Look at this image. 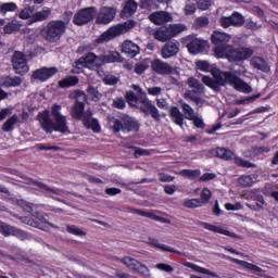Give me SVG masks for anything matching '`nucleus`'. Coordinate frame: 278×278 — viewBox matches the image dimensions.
I'll return each instance as SVG.
<instances>
[{
  "mask_svg": "<svg viewBox=\"0 0 278 278\" xmlns=\"http://www.w3.org/2000/svg\"><path fill=\"white\" fill-rule=\"evenodd\" d=\"M195 64L199 71L204 73L212 71L215 80L210 76H203L202 84L214 90V92H220V86H227V84L239 92H244L245 94L253 92V88L232 72H222L218 68L212 70V65L207 61H198Z\"/></svg>",
  "mask_w": 278,
  "mask_h": 278,
  "instance_id": "nucleus-1",
  "label": "nucleus"
},
{
  "mask_svg": "<svg viewBox=\"0 0 278 278\" xmlns=\"http://www.w3.org/2000/svg\"><path fill=\"white\" fill-rule=\"evenodd\" d=\"M61 110V105L54 104L51 108V112L46 110L37 115V119L46 134H53V131H59V134H64L65 136L71 134L68 121L66 116L62 115ZM50 114H52L54 122H52Z\"/></svg>",
  "mask_w": 278,
  "mask_h": 278,
  "instance_id": "nucleus-2",
  "label": "nucleus"
},
{
  "mask_svg": "<svg viewBox=\"0 0 278 278\" xmlns=\"http://www.w3.org/2000/svg\"><path fill=\"white\" fill-rule=\"evenodd\" d=\"M131 88L134 91H126V100L131 108H137V110H140L143 112V114H147L153 118L156 123H160L162 121V115L160 114V110H157V106L151 102L149 97L147 96V92L142 90V87L140 85H131ZM136 92L138 94H136Z\"/></svg>",
  "mask_w": 278,
  "mask_h": 278,
  "instance_id": "nucleus-3",
  "label": "nucleus"
},
{
  "mask_svg": "<svg viewBox=\"0 0 278 278\" xmlns=\"http://www.w3.org/2000/svg\"><path fill=\"white\" fill-rule=\"evenodd\" d=\"M255 53L253 48L233 46H219L214 48L215 58H226L228 62H244Z\"/></svg>",
  "mask_w": 278,
  "mask_h": 278,
  "instance_id": "nucleus-4",
  "label": "nucleus"
},
{
  "mask_svg": "<svg viewBox=\"0 0 278 278\" xmlns=\"http://www.w3.org/2000/svg\"><path fill=\"white\" fill-rule=\"evenodd\" d=\"M66 25H68V23H65L62 20L50 21L42 29V36L45 40L51 45L60 42L62 36L66 34Z\"/></svg>",
  "mask_w": 278,
  "mask_h": 278,
  "instance_id": "nucleus-5",
  "label": "nucleus"
},
{
  "mask_svg": "<svg viewBox=\"0 0 278 278\" xmlns=\"http://www.w3.org/2000/svg\"><path fill=\"white\" fill-rule=\"evenodd\" d=\"M136 27V21L128 20L124 23H119L110 27L106 31H104L98 39L97 42L102 45V42H110L113 38L118 36H123V34H127V31L134 29Z\"/></svg>",
  "mask_w": 278,
  "mask_h": 278,
  "instance_id": "nucleus-6",
  "label": "nucleus"
},
{
  "mask_svg": "<svg viewBox=\"0 0 278 278\" xmlns=\"http://www.w3.org/2000/svg\"><path fill=\"white\" fill-rule=\"evenodd\" d=\"M187 27L185 24H170L167 27H160L154 33V40L159 42H168L176 36H179L182 31H186Z\"/></svg>",
  "mask_w": 278,
  "mask_h": 278,
  "instance_id": "nucleus-7",
  "label": "nucleus"
},
{
  "mask_svg": "<svg viewBox=\"0 0 278 278\" xmlns=\"http://www.w3.org/2000/svg\"><path fill=\"white\" fill-rule=\"evenodd\" d=\"M216 156L225 160L226 162L233 161L236 166L240 168H257V164L247 161L233 153V151L225 148H216L215 150Z\"/></svg>",
  "mask_w": 278,
  "mask_h": 278,
  "instance_id": "nucleus-8",
  "label": "nucleus"
},
{
  "mask_svg": "<svg viewBox=\"0 0 278 278\" xmlns=\"http://www.w3.org/2000/svg\"><path fill=\"white\" fill-rule=\"evenodd\" d=\"M97 17V7H88L78 10L74 17L73 23L78 27H84V25H88V23H92Z\"/></svg>",
  "mask_w": 278,
  "mask_h": 278,
  "instance_id": "nucleus-9",
  "label": "nucleus"
},
{
  "mask_svg": "<svg viewBox=\"0 0 278 278\" xmlns=\"http://www.w3.org/2000/svg\"><path fill=\"white\" fill-rule=\"evenodd\" d=\"M119 262L124 264L126 268H129V270L138 273V275H140L141 277H151V269L147 265L140 263L138 260L131 256H124L123 258H119Z\"/></svg>",
  "mask_w": 278,
  "mask_h": 278,
  "instance_id": "nucleus-10",
  "label": "nucleus"
},
{
  "mask_svg": "<svg viewBox=\"0 0 278 278\" xmlns=\"http://www.w3.org/2000/svg\"><path fill=\"white\" fill-rule=\"evenodd\" d=\"M75 64L76 66H83V68H89V71H99L103 66L101 55H97L94 52H88L80 56Z\"/></svg>",
  "mask_w": 278,
  "mask_h": 278,
  "instance_id": "nucleus-11",
  "label": "nucleus"
},
{
  "mask_svg": "<svg viewBox=\"0 0 278 278\" xmlns=\"http://www.w3.org/2000/svg\"><path fill=\"white\" fill-rule=\"evenodd\" d=\"M118 10L114 7H102L96 14L97 25H110L114 18H116Z\"/></svg>",
  "mask_w": 278,
  "mask_h": 278,
  "instance_id": "nucleus-12",
  "label": "nucleus"
},
{
  "mask_svg": "<svg viewBox=\"0 0 278 278\" xmlns=\"http://www.w3.org/2000/svg\"><path fill=\"white\" fill-rule=\"evenodd\" d=\"M13 70L17 75H26L29 73V65H27V58L21 51H14L11 58Z\"/></svg>",
  "mask_w": 278,
  "mask_h": 278,
  "instance_id": "nucleus-13",
  "label": "nucleus"
},
{
  "mask_svg": "<svg viewBox=\"0 0 278 278\" xmlns=\"http://www.w3.org/2000/svg\"><path fill=\"white\" fill-rule=\"evenodd\" d=\"M245 23L244 15L242 13L235 11L229 16H222L219 18V25L224 27V29H228V27H243Z\"/></svg>",
  "mask_w": 278,
  "mask_h": 278,
  "instance_id": "nucleus-14",
  "label": "nucleus"
},
{
  "mask_svg": "<svg viewBox=\"0 0 278 278\" xmlns=\"http://www.w3.org/2000/svg\"><path fill=\"white\" fill-rule=\"evenodd\" d=\"M23 223H26V225H29L30 227L42 229L43 231H47L49 227H55V225L49 223V220H47V217L40 214V212L33 213V218L25 217L23 219Z\"/></svg>",
  "mask_w": 278,
  "mask_h": 278,
  "instance_id": "nucleus-15",
  "label": "nucleus"
},
{
  "mask_svg": "<svg viewBox=\"0 0 278 278\" xmlns=\"http://www.w3.org/2000/svg\"><path fill=\"white\" fill-rule=\"evenodd\" d=\"M149 21H151L153 25H166V23H172L173 14L166 11H156L149 15Z\"/></svg>",
  "mask_w": 278,
  "mask_h": 278,
  "instance_id": "nucleus-16",
  "label": "nucleus"
},
{
  "mask_svg": "<svg viewBox=\"0 0 278 278\" xmlns=\"http://www.w3.org/2000/svg\"><path fill=\"white\" fill-rule=\"evenodd\" d=\"M151 68L157 75H173V73H175V70L173 68V66H170V64L160 59H155L152 61Z\"/></svg>",
  "mask_w": 278,
  "mask_h": 278,
  "instance_id": "nucleus-17",
  "label": "nucleus"
},
{
  "mask_svg": "<svg viewBox=\"0 0 278 278\" xmlns=\"http://www.w3.org/2000/svg\"><path fill=\"white\" fill-rule=\"evenodd\" d=\"M179 53V41H167L161 49V58L169 60Z\"/></svg>",
  "mask_w": 278,
  "mask_h": 278,
  "instance_id": "nucleus-18",
  "label": "nucleus"
},
{
  "mask_svg": "<svg viewBox=\"0 0 278 278\" xmlns=\"http://www.w3.org/2000/svg\"><path fill=\"white\" fill-rule=\"evenodd\" d=\"M58 67H42L36 70L33 73V77L34 79H38L39 81H47V79H51V77H53V75H58Z\"/></svg>",
  "mask_w": 278,
  "mask_h": 278,
  "instance_id": "nucleus-19",
  "label": "nucleus"
},
{
  "mask_svg": "<svg viewBox=\"0 0 278 278\" xmlns=\"http://www.w3.org/2000/svg\"><path fill=\"white\" fill-rule=\"evenodd\" d=\"M92 110L88 109V113L81 123L86 129H91L93 134H101V124H99V119L92 118Z\"/></svg>",
  "mask_w": 278,
  "mask_h": 278,
  "instance_id": "nucleus-20",
  "label": "nucleus"
},
{
  "mask_svg": "<svg viewBox=\"0 0 278 278\" xmlns=\"http://www.w3.org/2000/svg\"><path fill=\"white\" fill-rule=\"evenodd\" d=\"M88 114V110L86 111V104L83 101H76L72 106L71 116L76 121H84L86 115Z\"/></svg>",
  "mask_w": 278,
  "mask_h": 278,
  "instance_id": "nucleus-21",
  "label": "nucleus"
},
{
  "mask_svg": "<svg viewBox=\"0 0 278 278\" xmlns=\"http://www.w3.org/2000/svg\"><path fill=\"white\" fill-rule=\"evenodd\" d=\"M231 40V35L220 31H214L212 34V42L216 45V47H231V45H227Z\"/></svg>",
  "mask_w": 278,
  "mask_h": 278,
  "instance_id": "nucleus-22",
  "label": "nucleus"
},
{
  "mask_svg": "<svg viewBox=\"0 0 278 278\" xmlns=\"http://www.w3.org/2000/svg\"><path fill=\"white\" fill-rule=\"evenodd\" d=\"M124 123V134H129V131H140V123L128 115L123 116Z\"/></svg>",
  "mask_w": 278,
  "mask_h": 278,
  "instance_id": "nucleus-23",
  "label": "nucleus"
},
{
  "mask_svg": "<svg viewBox=\"0 0 278 278\" xmlns=\"http://www.w3.org/2000/svg\"><path fill=\"white\" fill-rule=\"evenodd\" d=\"M138 11V2L136 0H128L125 2L123 10L121 11L122 18H129Z\"/></svg>",
  "mask_w": 278,
  "mask_h": 278,
  "instance_id": "nucleus-24",
  "label": "nucleus"
},
{
  "mask_svg": "<svg viewBox=\"0 0 278 278\" xmlns=\"http://www.w3.org/2000/svg\"><path fill=\"white\" fill-rule=\"evenodd\" d=\"M205 47H207V41H203L201 39H193L187 45V49L189 53L197 55V53H201L205 51Z\"/></svg>",
  "mask_w": 278,
  "mask_h": 278,
  "instance_id": "nucleus-25",
  "label": "nucleus"
},
{
  "mask_svg": "<svg viewBox=\"0 0 278 278\" xmlns=\"http://www.w3.org/2000/svg\"><path fill=\"white\" fill-rule=\"evenodd\" d=\"M24 184H26L27 186H37V188H40V190H46L47 192H52L53 194H59V197H62V194L64 193V191H62L60 189H52L49 186L45 185V182H40V181L34 180L31 178H25Z\"/></svg>",
  "mask_w": 278,
  "mask_h": 278,
  "instance_id": "nucleus-26",
  "label": "nucleus"
},
{
  "mask_svg": "<svg viewBox=\"0 0 278 278\" xmlns=\"http://www.w3.org/2000/svg\"><path fill=\"white\" fill-rule=\"evenodd\" d=\"M122 51H123V53L128 55V58H136V55H138V53H140V47H138V45L134 43V41L126 40L122 45Z\"/></svg>",
  "mask_w": 278,
  "mask_h": 278,
  "instance_id": "nucleus-27",
  "label": "nucleus"
},
{
  "mask_svg": "<svg viewBox=\"0 0 278 278\" xmlns=\"http://www.w3.org/2000/svg\"><path fill=\"white\" fill-rule=\"evenodd\" d=\"M199 225L203 227L204 229H207V231H213V233H222L223 236H229L230 238H236V233L225 230L220 226H214L210 223L200 222Z\"/></svg>",
  "mask_w": 278,
  "mask_h": 278,
  "instance_id": "nucleus-28",
  "label": "nucleus"
},
{
  "mask_svg": "<svg viewBox=\"0 0 278 278\" xmlns=\"http://www.w3.org/2000/svg\"><path fill=\"white\" fill-rule=\"evenodd\" d=\"M169 116L175 125H178L180 129H184V113H181L179 106H172L169 110Z\"/></svg>",
  "mask_w": 278,
  "mask_h": 278,
  "instance_id": "nucleus-29",
  "label": "nucleus"
},
{
  "mask_svg": "<svg viewBox=\"0 0 278 278\" xmlns=\"http://www.w3.org/2000/svg\"><path fill=\"white\" fill-rule=\"evenodd\" d=\"M250 64L256 71H262L263 73H268L270 67H268V63L264 61V59L260 56H254L250 60Z\"/></svg>",
  "mask_w": 278,
  "mask_h": 278,
  "instance_id": "nucleus-30",
  "label": "nucleus"
},
{
  "mask_svg": "<svg viewBox=\"0 0 278 278\" xmlns=\"http://www.w3.org/2000/svg\"><path fill=\"white\" fill-rule=\"evenodd\" d=\"M0 81L3 88H16V86H21L23 84V79L18 76H5L1 78Z\"/></svg>",
  "mask_w": 278,
  "mask_h": 278,
  "instance_id": "nucleus-31",
  "label": "nucleus"
},
{
  "mask_svg": "<svg viewBox=\"0 0 278 278\" xmlns=\"http://www.w3.org/2000/svg\"><path fill=\"white\" fill-rule=\"evenodd\" d=\"M102 66L103 64H112L114 62H123V56L117 51H111L108 54L100 55Z\"/></svg>",
  "mask_w": 278,
  "mask_h": 278,
  "instance_id": "nucleus-32",
  "label": "nucleus"
},
{
  "mask_svg": "<svg viewBox=\"0 0 278 278\" xmlns=\"http://www.w3.org/2000/svg\"><path fill=\"white\" fill-rule=\"evenodd\" d=\"M148 244L150 247H154L155 249H160V251H167V253H177L178 255L181 254V252L175 250L174 248H170L166 244L160 243V240H157L155 238H149L148 239Z\"/></svg>",
  "mask_w": 278,
  "mask_h": 278,
  "instance_id": "nucleus-33",
  "label": "nucleus"
},
{
  "mask_svg": "<svg viewBox=\"0 0 278 278\" xmlns=\"http://www.w3.org/2000/svg\"><path fill=\"white\" fill-rule=\"evenodd\" d=\"M49 16H51V8L45 7L41 11L33 14L31 23H40L42 21H47Z\"/></svg>",
  "mask_w": 278,
  "mask_h": 278,
  "instance_id": "nucleus-34",
  "label": "nucleus"
},
{
  "mask_svg": "<svg viewBox=\"0 0 278 278\" xmlns=\"http://www.w3.org/2000/svg\"><path fill=\"white\" fill-rule=\"evenodd\" d=\"M109 125L113 129L114 134H119V131L125 132V125L122 118H116L114 116L109 117Z\"/></svg>",
  "mask_w": 278,
  "mask_h": 278,
  "instance_id": "nucleus-35",
  "label": "nucleus"
},
{
  "mask_svg": "<svg viewBox=\"0 0 278 278\" xmlns=\"http://www.w3.org/2000/svg\"><path fill=\"white\" fill-rule=\"evenodd\" d=\"M229 260L230 262H233V264H238V266H242V268H247L248 270H254V273H264V269H262L260 266L253 265L252 263H249L247 261L231 257H229Z\"/></svg>",
  "mask_w": 278,
  "mask_h": 278,
  "instance_id": "nucleus-36",
  "label": "nucleus"
},
{
  "mask_svg": "<svg viewBox=\"0 0 278 278\" xmlns=\"http://www.w3.org/2000/svg\"><path fill=\"white\" fill-rule=\"evenodd\" d=\"M187 84L189 88H192L194 94H201L205 92V87L203 86V84H201V81H199V79L194 77H189Z\"/></svg>",
  "mask_w": 278,
  "mask_h": 278,
  "instance_id": "nucleus-37",
  "label": "nucleus"
},
{
  "mask_svg": "<svg viewBox=\"0 0 278 278\" xmlns=\"http://www.w3.org/2000/svg\"><path fill=\"white\" fill-rule=\"evenodd\" d=\"M18 123H20L18 115L14 114L13 116H11L9 119L4 122L1 129L2 131H4V134H9V131H14V125Z\"/></svg>",
  "mask_w": 278,
  "mask_h": 278,
  "instance_id": "nucleus-38",
  "label": "nucleus"
},
{
  "mask_svg": "<svg viewBox=\"0 0 278 278\" xmlns=\"http://www.w3.org/2000/svg\"><path fill=\"white\" fill-rule=\"evenodd\" d=\"M79 84V77L77 76H67L59 81V88H73Z\"/></svg>",
  "mask_w": 278,
  "mask_h": 278,
  "instance_id": "nucleus-39",
  "label": "nucleus"
},
{
  "mask_svg": "<svg viewBox=\"0 0 278 278\" xmlns=\"http://www.w3.org/2000/svg\"><path fill=\"white\" fill-rule=\"evenodd\" d=\"M23 27V22L13 20L4 26V34H14L16 31H21Z\"/></svg>",
  "mask_w": 278,
  "mask_h": 278,
  "instance_id": "nucleus-40",
  "label": "nucleus"
},
{
  "mask_svg": "<svg viewBox=\"0 0 278 278\" xmlns=\"http://www.w3.org/2000/svg\"><path fill=\"white\" fill-rule=\"evenodd\" d=\"M68 99H73L75 103L76 101H88V94L81 89H76L70 91Z\"/></svg>",
  "mask_w": 278,
  "mask_h": 278,
  "instance_id": "nucleus-41",
  "label": "nucleus"
},
{
  "mask_svg": "<svg viewBox=\"0 0 278 278\" xmlns=\"http://www.w3.org/2000/svg\"><path fill=\"white\" fill-rule=\"evenodd\" d=\"M178 175L192 181L198 177H201V169H182L178 173Z\"/></svg>",
  "mask_w": 278,
  "mask_h": 278,
  "instance_id": "nucleus-42",
  "label": "nucleus"
},
{
  "mask_svg": "<svg viewBox=\"0 0 278 278\" xmlns=\"http://www.w3.org/2000/svg\"><path fill=\"white\" fill-rule=\"evenodd\" d=\"M241 188H251L255 184V175H243L238 179Z\"/></svg>",
  "mask_w": 278,
  "mask_h": 278,
  "instance_id": "nucleus-43",
  "label": "nucleus"
},
{
  "mask_svg": "<svg viewBox=\"0 0 278 278\" xmlns=\"http://www.w3.org/2000/svg\"><path fill=\"white\" fill-rule=\"evenodd\" d=\"M186 266L187 268H191V270H194L195 273H200L201 275H210V277H216V274H214L210 269L194 265L193 263H187Z\"/></svg>",
  "mask_w": 278,
  "mask_h": 278,
  "instance_id": "nucleus-44",
  "label": "nucleus"
},
{
  "mask_svg": "<svg viewBox=\"0 0 278 278\" xmlns=\"http://www.w3.org/2000/svg\"><path fill=\"white\" fill-rule=\"evenodd\" d=\"M181 110L185 114V118H187V121H192V118H194V116H197V114H194V109H192V106H190V104L186 103V102H181Z\"/></svg>",
  "mask_w": 278,
  "mask_h": 278,
  "instance_id": "nucleus-45",
  "label": "nucleus"
},
{
  "mask_svg": "<svg viewBox=\"0 0 278 278\" xmlns=\"http://www.w3.org/2000/svg\"><path fill=\"white\" fill-rule=\"evenodd\" d=\"M18 7L14 2L0 3V14H8V12H16Z\"/></svg>",
  "mask_w": 278,
  "mask_h": 278,
  "instance_id": "nucleus-46",
  "label": "nucleus"
},
{
  "mask_svg": "<svg viewBox=\"0 0 278 278\" xmlns=\"http://www.w3.org/2000/svg\"><path fill=\"white\" fill-rule=\"evenodd\" d=\"M148 70H149V59H143L142 61L136 63L135 65V73L137 75H142Z\"/></svg>",
  "mask_w": 278,
  "mask_h": 278,
  "instance_id": "nucleus-47",
  "label": "nucleus"
},
{
  "mask_svg": "<svg viewBox=\"0 0 278 278\" xmlns=\"http://www.w3.org/2000/svg\"><path fill=\"white\" fill-rule=\"evenodd\" d=\"M87 94H89V97H91V101H94L96 103L97 101H101V99L103 98V94L99 92V90L94 86H89L87 88Z\"/></svg>",
  "mask_w": 278,
  "mask_h": 278,
  "instance_id": "nucleus-48",
  "label": "nucleus"
},
{
  "mask_svg": "<svg viewBox=\"0 0 278 278\" xmlns=\"http://www.w3.org/2000/svg\"><path fill=\"white\" fill-rule=\"evenodd\" d=\"M15 228L13 226H10L5 223H0V233L8 238V236H13L14 235Z\"/></svg>",
  "mask_w": 278,
  "mask_h": 278,
  "instance_id": "nucleus-49",
  "label": "nucleus"
},
{
  "mask_svg": "<svg viewBox=\"0 0 278 278\" xmlns=\"http://www.w3.org/2000/svg\"><path fill=\"white\" fill-rule=\"evenodd\" d=\"M17 205H18V207H22V210H24V212H28V214H34V207H36V205H34L25 200H18Z\"/></svg>",
  "mask_w": 278,
  "mask_h": 278,
  "instance_id": "nucleus-50",
  "label": "nucleus"
},
{
  "mask_svg": "<svg viewBox=\"0 0 278 278\" xmlns=\"http://www.w3.org/2000/svg\"><path fill=\"white\" fill-rule=\"evenodd\" d=\"M184 205L189 210H194L195 207H203V203L201 202L200 199L186 200Z\"/></svg>",
  "mask_w": 278,
  "mask_h": 278,
  "instance_id": "nucleus-51",
  "label": "nucleus"
},
{
  "mask_svg": "<svg viewBox=\"0 0 278 278\" xmlns=\"http://www.w3.org/2000/svg\"><path fill=\"white\" fill-rule=\"evenodd\" d=\"M210 199H212V191L207 188H203L200 202L202 205H207L210 203Z\"/></svg>",
  "mask_w": 278,
  "mask_h": 278,
  "instance_id": "nucleus-52",
  "label": "nucleus"
},
{
  "mask_svg": "<svg viewBox=\"0 0 278 278\" xmlns=\"http://www.w3.org/2000/svg\"><path fill=\"white\" fill-rule=\"evenodd\" d=\"M66 231L68 233H72V236H86V231L81 230V228H79L75 225H67Z\"/></svg>",
  "mask_w": 278,
  "mask_h": 278,
  "instance_id": "nucleus-53",
  "label": "nucleus"
},
{
  "mask_svg": "<svg viewBox=\"0 0 278 278\" xmlns=\"http://www.w3.org/2000/svg\"><path fill=\"white\" fill-rule=\"evenodd\" d=\"M193 25L197 29H201L202 27H207L210 25V18L200 16V17L195 18Z\"/></svg>",
  "mask_w": 278,
  "mask_h": 278,
  "instance_id": "nucleus-54",
  "label": "nucleus"
},
{
  "mask_svg": "<svg viewBox=\"0 0 278 278\" xmlns=\"http://www.w3.org/2000/svg\"><path fill=\"white\" fill-rule=\"evenodd\" d=\"M173 0H144V3L148 8H152L153 10L157 9V3H163L168 5Z\"/></svg>",
  "mask_w": 278,
  "mask_h": 278,
  "instance_id": "nucleus-55",
  "label": "nucleus"
},
{
  "mask_svg": "<svg viewBox=\"0 0 278 278\" xmlns=\"http://www.w3.org/2000/svg\"><path fill=\"white\" fill-rule=\"evenodd\" d=\"M31 16H34V9L31 8H24L20 12V18H22L23 21H27L30 18V23H31Z\"/></svg>",
  "mask_w": 278,
  "mask_h": 278,
  "instance_id": "nucleus-56",
  "label": "nucleus"
},
{
  "mask_svg": "<svg viewBox=\"0 0 278 278\" xmlns=\"http://www.w3.org/2000/svg\"><path fill=\"white\" fill-rule=\"evenodd\" d=\"M38 151H62V148L58 146H47L45 143H38L35 146Z\"/></svg>",
  "mask_w": 278,
  "mask_h": 278,
  "instance_id": "nucleus-57",
  "label": "nucleus"
},
{
  "mask_svg": "<svg viewBox=\"0 0 278 278\" xmlns=\"http://www.w3.org/2000/svg\"><path fill=\"white\" fill-rule=\"evenodd\" d=\"M126 105H127V102H125V99L122 97L115 98L112 103V106L115 108L116 110H125Z\"/></svg>",
  "mask_w": 278,
  "mask_h": 278,
  "instance_id": "nucleus-58",
  "label": "nucleus"
},
{
  "mask_svg": "<svg viewBox=\"0 0 278 278\" xmlns=\"http://www.w3.org/2000/svg\"><path fill=\"white\" fill-rule=\"evenodd\" d=\"M185 99H187V101H193V103H197V105H199V103H201V98L194 96L193 90H187L185 92Z\"/></svg>",
  "mask_w": 278,
  "mask_h": 278,
  "instance_id": "nucleus-59",
  "label": "nucleus"
},
{
  "mask_svg": "<svg viewBox=\"0 0 278 278\" xmlns=\"http://www.w3.org/2000/svg\"><path fill=\"white\" fill-rule=\"evenodd\" d=\"M199 10L207 11L212 8V0H195Z\"/></svg>",
  "mask_w": 278,
  "mask_h": 278,
  "instance_id": "nucleus-60",
  "label": "nucleus"
},
{
  "mask_svg": "<svg viewBox=\"0 0 278 278\" xmlns=\"http://www.w3.org/2000/svg\"><path fill=\"white\" fill-rule=\"evenodd\" d=\"M184 12L186 16H192L194 12H197V4L194 3H188L184 8Z\"/></svg>",
  "mask_w": 278,
  "mask_h": 278,
  "instance_id": "nucleus-61",
  "label": "nucleus"
},
{
  "mask_svg": "<svg viewBox=\"0 0 278 278\" xmlns=\"http://www.w3.org/2000/svg\"><path fill=\"white\" fill-rule=\"evenodd\" d=\"M13 236H15V238H18V240H29V235L24 230L17 228L13 230Z\"/></svg>",
  "mask_w": 278,
  "mask_h": 278,
  "instance_id": "nucleus-62",
  "label": "nucleus"
},
{
  "mask_svg": "<svg viewBox=\"0 0 278 278\" xmlns=\"http://www.w3.org/2000/svg\"><path fill=\"white\" fill-rule=\"evenodd\" d=\"M155 268H157L159 270H163L164 273H173L175 270V268L173 266L165 264V263L156 264Z\"/></svg>",
  "mask_w": 278,
  "mask_h": 278,
  "instance_id": "nucleus-63",
  "label": "nucleus"
},
{
  "mask_svg": "<svg viewBox=\"0 0 278 278\" xmlns=\"http://www.w3.org/2000/svg\"><path fill=\"white\" fill-rule=\"evenodd\" d=\"M254 200L256 201L257 210H264L266 205V200H264V195H255Z\"/></svg>",
  "mask_w": 278,
  "mask_h": 278,
  "instance_id": "nucleus-64",
  "label": "nucleus"
}]
</instances>
